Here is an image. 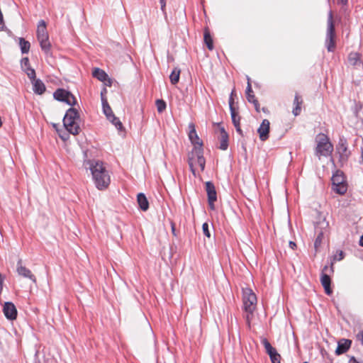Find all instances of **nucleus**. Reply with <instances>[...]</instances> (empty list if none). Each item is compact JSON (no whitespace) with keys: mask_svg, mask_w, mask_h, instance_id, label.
Masks as SVG:
<instances>
[{"mask_svg":"<svg viewBox=\"0 0 363 363\" xmlns=\"http://www.w3.org/2000/svg\"><path fill=\"white\" fill-rule=\"evenodd\" d=\"M332 189L336 194H338L340 195H344L347 191V182H341L339 184L332 185Z\"/></svg>","mask_w":363,"mask_h":363,"instance_id":"25","label":"nucleus"},{"mask_svg":"<svg viewBox=\"0 0 363 363\" xmlns=\"http://www.w3.org/2000/svg\"><path fill=\"white\" fill-rule=\"evenodd\" d=\"M302 103H303V100H302L301 97L298 94H296L295 95L294 101V104L295 107L294 108L293 111H292L293 114L295 116H297L301 113Z\"/></svg>","mask_w":363,"mask_h":363,"instance_id":"24","label":"nucleus"},{"mask_svg":"<svg viewBox=\"0 0 363 363\" xmlns=\"http://www.w3.org/2000/svg\"><path fill=\"white\" fill-rule=\"evenodd\" d=\"M5 317L9 320H14L17 318V309L12 302H5L3 306Z\"/></svg>","mask_w":363,"mask_h":363,"instance_id":"14","label":"nucleus"},{"mask_svg":"<svg viewBox=\"0 0 363 363\" xmlns=\"http://www.w3.org/2000/svg\"><path fill=\"white\" fill-rule=\"evenodd\" d=\"M236 131L240 135H243V133H242V130H241V128H237Z\"/></svg>","mask_w":363,"mask_h":363,"instance_id":"48","label":"nucleus"},{"mask_svg":"<svg viewBox=\"0 0 363 363\" xmlns=\"http://www.w3.org/2000/svg\"><path fill=\"white\" fill-rule=\"evenodd\" d=\"M230 115L233 123H237L240 122V117L238 116V113L235 111V109H232V111H230Z\"/></svg>","mask_w":363,"mask_h":363,"instance_id":"36","label":"nucleus"},{"mask_svg":"<svg viewBox=\"0 0 363 363\" xmlns=\"http://www.w3.org/2000/svg\"><path fill=\"white\" fill-rule=\"evenodd\" d=\"M4 27V18H3V14L1 11H0V30H3Z\"/></svg>","mask_w":363,"mask_h":363,"instance_id":"42","label":"nucleus"},{"mask_svg":"<svg viewBox=\"0 0 363 363\" xmlns=\"http://www.w3.org/2000/svg\"><path fill=\"white\" fill-rule=\"evenodd\" d=\"M335 149L339 155L340 162L342 164L346 162L350 155V151L348 150L347 141L345 137H340Z\"/></svg>","mask_w":363,"mask_h":363,"instance_id":"8","label":"nucleus"},{"mask_svg":"<svg viewBox=\"0 0 363 363\" xmlns=\"http://www.w3.org/2000/svg\"><path fill=\"white\" fill-rule=\"evenodd\" d=\"M101 103L103 112L106 115L107 119L110 118L111 116H113V113L111 106H109L106 98L104 96L103 91L101 93Z\"/></svg>","mask_w":363,"mask_h":363,"instance_id":"21","label":"nucleus"},{"mask_svg":"<svg viewBox=\"0 0 363 363\" xmlns=\"http://www.w3.org/2000/svg\"><path fill=\"white\" fill-rule=\"evenodd\" d=\"M242 301L243 308L247 312L246 318L250 320V316H252L257 305V296L252 289L246 288L243 289Z\"/></svg>","mask_w":363,"mask_h":363,"instance_id":"5","label":"nucleus"},{"mask_svg":"<svg viewBox=\"0 0 363 363\" xmlns=\"http://www.w3.org/2000/svg\"><path fill=\"white\" fill-rule=\"evenodd\" d=\"M206 191L207 193L208 205L211 209H214V202L217 200V194L213 182H206Z\"/></svg>","mask_w":363,"mask_h":363,"instance_id":"11","label":"nucleus"},{"mask_svg":"<svg viewBox=\"0 0 363 363\" xmlns=\"http://www.w3.org/2000/svg\"><path fill=\"white\" fill-rule=\"evenodd\" d=\"M79 119L78 111L74 108H69L63 118V124L66 130L72 135H78L80 127L77 123Z\"/></svg>","mask_w":363,"mask_h":363,"instance_id":"3","label":"nucleus"},{"mask_svg":"<svg viewBox=\"0 0 363 363\" xmlns=\"http://www.w3.org/2000/svg\"><path fill=\"white\" fill-rule=\"evenodd\" d=\"M261 342L263 345V346L264 347V349H265L267 353H269V352L272 353V351L275 349L274 347H273L272 346V345L267 340V338H264V337L262 338Z\"/></svg>","mask_w":363,"mask_h":363,"instance_id":"34","label":"nucleus"},{"mask_svg":"<svg viewBox=\"0 0 363 363\" xmlns=\"http://www.w3.org/2000/svg\"><path fill=\"white\" fill-rule=\"evenodd\" d=\"M171 228H172V234L176 236V233H175V224L174 223H171Z\"/></svg>","mask_w":363,"mask_h":363,"instance_id":"44","label":"nucleus"},{"mask_svg":"<svg viewBox=\"0 0 363 363\" xmlns=\"http://www.w3.org/2000/svg\"><path fill=\"white\" fill-rule=\"evenodd\" d=\"M158 113H162L167 107L166 102L163 99H157L155 101Z\"/></svg>","mask_w":363,"mask_h":363,"instance_id":"33","label":"nucleus"},{"mask_svg":"<svg viewBox=\"0 0 363 363\" xmlns=\"http://www.w3.org/2000/svg\"><path fill=\"white\" fill-rule=\"evenodd\" d=\"M188 128H189V134H188L189 138L191 143H192V145H194V147H203V142L199 138V137L196 131L195 125L193 123H190L189 124Z\"/></svg>","mask_w":363,"mask_h":363,"instance_id":"13","label":"nucleus"},{"mask_svg":"<svg viewBox=\"0 0 363 363\" xmlns=\"http://www.w3.org/2000/svg\"><path fill=\"white\" fill-rule=\"evenodd\" d=\"M21 65L23 70H24V69L30 67L28 57H23L21 61Z\"/></svg>","mask_w":363,"mask_h":363,"instance_id":"38","label":"nucleus"},{"mask_svg":"<svg viewBox=\"0 0 363 363\" xmlns=\"http://www.w3.org/2000/svg\"><path fill=\"white\" fill-rule=\"evenodd\" d=\"M220 132V135L218 136L219 140V148L222 150H226L228 147V134L225 130L224 127L221 126L220 123H217Z\"/></svg>","mask_w":363,"mask_h":363,"instance_id":"15","label":"nucleus"},{"mask_svg":"<svg viewBox=\"0 0 363 363\" xmlns=\"http://www.w3.org/2000/svg\"><path fill=\"white\" fill-rule=\"evenodd\" d=\"M352 345V340L349 339L342 338L337 342V347L335 350V354L337 355H340L346 352L350 348Z\"/></svg>","mask_w":363,"mask_h":363,"instance_id":"19","label":"nucleus"},{"mask_svg":"<svg viewBox=\"0 0 363 363\" xmlns=\"http://www.w3.org/2000/svg\"><path fill=\"white\" fill-rule=\"evenodd\" d=\"M289 247H290L292 250H294V249H295V247H296V243H295L294 242H293V241H290V242H289Z\"/></svg>","mask_w":363,"mask_h":363,"instance_id":"45","label":"nucleus"},{"mask_svg":"<svg viewBox=\"0 0 363 363\" xmlns=\"http://www.w3.org/2000/svg\"><path fill=\"white\" fill-rule=\"evenodd\" d=\"M31 83L33 84V90L35 94L41 95L45 91V85L40 79H35L31 81Z\"/></svg>","mask_w":363,"mask_h":363,"instance_id":"20","label":"nucleus"},{"mask_svg":"<svg viewBox=\"0 0 363 363\" xmlns=\"http://www.w3.org/2000/svg\"><path fill=\"white\" fill-rule=\"evenodd\" d=\"M17 272L18 275L22 276L25 278H28L30 279L33 282H36V279L35 275L31 272V271L21 264V259H19L17 263Z\"/></svg>","mask_w":363,"mask_h":363,"instance_id":"16","label":"nucleus"},{"mask_svg":"<svg viewBox=\"0 0 363 363\" xmlns=\"http://www.w3.org/2000/svg\"><path fill=\"white\" fill-rule=\"evenodd\" d=\"M303 363H308V362H304Z\"/></svg>","mask_w":363,"mask_h":363,"instance_id":"50","label":"nucleus"},{"mask_svg":"<svg viewBox=\"0 0 363 363\" xmlns=\"http://www.w3.org/2000/svg\"><path fill=\"white\" fill-rule=\"evenodd\" d=\"M84 164L86 167L89 166L92 177L99 190H104L108 188L111 182V177L108 171L106 169L104 162L99 160H85Z\"/></svg>","mask_w":363,"mask_h":363,"instance_id":"1","label":"nucleus"},{"mask_svg":"<svg viewBox=\"0 0 363 363\" xmlns=\"http://www.w3.org/2000/svg\"><path fill=\"white\" fill-rule=\"evenodd\" d=\"M235 129L237 130V128H240V122L239 123H233Z\"/></svg>","mask_w":363,"mask_h":363,"instance_id":"47","label":"nucleus"},{"mask_svg":"<svg viewBox=\"0 0 363 363\" xmlns=\"http://www.w3.org/2000/svg\"><path fill=\"white\" fill-rule=\"evenodd\" d=\"M328 226V223L323 220V222L319 223L315 226V231L318 233L317 238L315 240L314 247L315 251L318 250V248L322 244V241L323 239L325 232L322 230V228H326Z\"/></svg>","mask_w":363,"mask_h":363,"instance_id":"12","label":"nucleus"},{"mask_svg":"<svg viewBox=\"0 0 363 363\" xmlns=\"http://www.w3.org/2000/svg\"><path fill=\"white\" fill-rule=\"evenodd\" d=\"M328 271H330L331 273L333 272V263L330 264V267L325 265L321 272L320 274V282L322 286H323L325 294L330 295L332 294L333 291L330 287L331 284V279L330 276L327 274Z\"/></svg>","mask_w":363,"mask_h":363,"instance_id":"10","label":"nucleus"},{"mask_svg":"<svg viewBox=\"0 0 363 363\" xmlns=\"http://www.w3.org/2000/svg\"><path fill=\"white\" fill-rule=\"evenodd\" d=\"M247 86L246 88V97L250 103H252L255 106V109L258 111L259 104L258 101L256 99L255 96L253 94V90L252 89L251 83H250V78L249 77H247Z\"/></svg>","mask_w":363,"mask_h":363,"instance_id":"17","label":"nucleus"},{"mask_svg":"<svg viewBox=\"0 0 363 363\" xmlns=\"http://www.w3.org/2000/svg\"><path fill=\"white\" fill-rule=\"evenodd\" d=\"M108 120L117 128V130H122L123 129L122 123L118 118L115 116V115L111 116Z\"/></svg>","mask_w":363,"mask_h":363,"instance_id":"31","label":"nucleus"},{"mask_svg":"<svg viewBox=\"0 0 363 363\" xmlns=\"http://www.w3.org/2000/svg\"><path fill=\"white\" fill-rule=\"evenodd\" d=\"M37 38L40 43V48L45 53L48 54L50 51V43L47 31L46 23L44 20H40L38 24Z\"/></svg>","mask_w":363,"mask_h":363,"instance_id":"6","label":"nucleus"},{"mask_svg":"<svg viewBox=\"0 0 363 363\" xmlns=\"http://www.w3.org/2000/svg\"><path fill=\"white\" fill-rule=\"evenodd\" d=\"M137 201L142 211H146L149 208V202L143 193H139L138 194Z\"/></svg>","mask_w":363,"mask_h":363,"instance_id":"22","label":"nucleus"},{"mask_svg":"<svg viewBox=\"0 0 363 363\" xmlns=\"http://www.w3.org/2000/svg\"><path fill=\"white\" fill-rule=\"evenodd\" d=\"M359 245L363 247V235L360 237L359 239Z\"/></svg>","mask_w":363,"mask_h":363,"instance_id":"46","label":"nucleus"},{"mask_svg":"<svg viewBox=\"0 0 363 363\" xmlns=\"http://www.w3.org/2000/svg\"><path fill=\"white\" fill-rule=\"evenodd\" d=\"M23 71L26 73L28 77L30 79V81H33L35 79H36V77H35V71L31 67H28V68H26V69H24Z\"/></svg>","mask_w":363,"mask_h":363,"instance_id":"35","label":"nucleus"},{"mask_svg":"<svg viewBox=\"0 0 363 363\" xmlns=\"http://www.w3.org/2000/svg\"><path fill=\"white\" fill-rule=\"evenodd\" d=\"M233 94H234V90L231 92V94L229 98V107H230V111H232V109H235L234 107Z\"/></svg>","mask_w":363,"mask_h":363,"instance_id":"39","label":"nucleus"},{"mask_svg":"<svg viewBox=\"0 0 363 363\" xmlns=\"http://www.w3.org/2000/svg\"><path fill=\"white\" fill-rule=\"evenodd\" d=\"M337 255H335L334 256V258H333L334 260H337V261L342 260L345 257L344 252L342 250L337 251Z\"/></svg>","mask_w":363,"mask_h":363,"instance_id":"40","label":"nucleus"},{"mask_svg":"<svg viewBox=\"0 0 363 363\" xmlns=\"http://www.w3.org/2000/svg\"><path fill=\"white\" fill-rule=\"evenodd\" d=\"M270 123L267 119H264L257 130L259 134V138L262 141H265L269 138Z\"/></svg>","mask_w":363,"mask_h":363,"instance_id":"18","label":"nucleus"},{"mask_svg":"<svg viewBox=\"0 0 363 363\" xmlns=\"http://www.w3.org/2000/svg\"><path fill=\"white\" fill-rule=\"evenodd\" d=\"M188 164L192 174L196 176L195 168L196 165L201 167V170L203 171L205 169L206 160L203 157V148L201 147H193L191 152L188 155Z\"/></svg>","mask_w":363,"mask_h":363,"instance_id":"4","label":"nucleus"},{"mask_svg":"<svg viewBox=\"0 0 363 363\" xmlns=\"http://www.w3.org/2000/svg\"><path fill=\"white\" fill-rule=\"evenodd\" d=\"M93 77L98 79L101 82H105L108 78V74L99 68H95L92 72Z\"/></svg>","mask_w":363,"mask_h":363,"instance_id":"27","label":"nucleus"},{"mask_svg":"<svg viewBox=\"0 0 363 363\" xmlns=\"http://www.w3.org/2000/svg\"><path fill=\"white\" fill-rule=\"evenodd\" d=\"M338 2L341 3L342 4H346L347 3V0H337Z\"/></svg>","mask_w":363,"mask_h":363,"instance_id":"49","label":"nucleus"},{"mask_svg":"<svg viewBox=\"0 0 363 363\" xmlns=\"http://www.w3.org/2000/svg\"><path fill=\"white\" fill-rule=\"evenodd\" d=\"M357 337L361 341V343L363 345V331H361L358 333Z\"/></svg>","mask_w":363,"mask_h":363,"instance_id":"43","label":"nucleus"},{"mask_svg":"<svg viewBox=\"0 0 363 363\" xmlns=\"http://www.w3.org/2000/svg\"><path fill=\"white\" fill-rule=\"evenodd\" d=\"M272 363H280L281 356L277 353L276 349L272 351V353H267Z\"/></svg>","mask_w":363,"mask_h":363,"instance_id":"32","label":"nucleus"},{"mask_svg":"<svg viewBox=\"0 0 363 363\" xmlns=\"http://www.w3.org/2000/svg\"><path fill=\"white\" fill-rule=\"evenodd\" d=\"M346 182L343 175V173L337 171L332 177V185L339 184L341 182Z\"/></svg>","mask_w":363,"mask_h":363,"instance_id":"29","label":"nucleus"},{"mask_svg":"<svg viewBox=\"0 0 363 363\" xmlns=\"http://www.w3.org/2000/svg\"><path fill=\"white\" fill-rule=\"evenodd\" d=\"M202 230H203V235L205 236H206L208 238H211V233H210V230H209V225H208V224L207 223H204L202 225Z\"/></svg>","mask_w":363,"mask_h":363,"instance_id":"37","label":"nucleus"},{"mask_svg":"<svg viewBox=\"0 0 363 363\" xmlns=\"http://www.w3.org/2000/svg\"><path fill=\"white\" fill-rule=\"evenodd\" d=\"M181 70L178 67H174L170 74L169 79L172 84L175 85L179 82Z\"/></svg>","mask_w":363,"mask_h":363,"instance_id":"28","label":"nucleus"},{"mask_svg":"<svg viewBox=\"0 0 363 363\" xmlns=\"http://www.w3.org/2000/svg\"><path fill=\"white\" fill-rule=\"evenodd\" d=\"M348 62L350 65L359 67L362 64L360 55L357 52H351L348 55Z\"/></svg>","mask_w":363,"mask_h":363,"instance_id":"23","label":"nucleus"},{"mask_svg":"<svg viewBox=\"0 0 363 363\" xmlns=\"http://www.w3.org/2000/svg\"><path fill=\"white\" fill-rule=\"evenodd\" d=\"M160 5H161V10H162L163 14L164 15V16L166 17L167 16V13H166V0H160Z\"/></svg>","mask_w":363,"mask_h":363,"instance_id":"41","label":"nucleus"},{"mask_svg":"<svg viewBox=\"0 0 363 363\" xmlns=\"http://www.w3.org/2000/svg\"><path fill=\"white\" fill-rule=\"evenodd\" d=\"M203 40L208 50H212L214 48L213 39L209 30L206 28L203 33Z\"/></svg>","mask_w":363,"mask_h":363,"instance_id":"26","label":"nucleus"},{"mask_svg":"<svg viewBox=\"0 0 363 363\" xmlns=\"http://www.w3.org/2000/svg\"><path fill=\"white\" fill-rule=\"evenodd\" d=\"M335 29L332 11H329L328 18V28L325 39V46L328 52H333L335 48Z\"/></svg>","mask_w":363,"mask_h":363,"instance_id":"7","label":"nucleus"},{"mask_svg":"<svg viewBox=\"0 0 363 363\" xmlns=\"http://www.w3.org/2000/svg\"><path fill=\"white\" fill-rule=\"evenodd\" d=\"M53 97L57 101L65 102L69 106H74L77 103L76 98L74 95L64 89H57L54 92Z\"/></svg>","mask_w":363,"mask_h":363,"instance_id":"9","label":"nucleus"},{"mask_svg":"<svg viewBox=\"0 0 363 363\" xmlns=\"http://www.w3.org/2000/svg\"><path fill=\"white\" fill-rule=\"evenodd\" d=\"M317 143L315 155L320 159L323 157H329L333 152V145L330 141L329 138L324 133H319L315 138Z\"/></svg>","mask_w":363,"mask_h":363,"instance_id":"2","label":"nucleus"},{"mask_svg":"<svg viewBox=\"0 0 363 363\" xmlns=\"http://www.w3.org/2000/svg\"><path fill=\"white\" fill-rule=\"evenodd\" d=\"M19 45L23 54L28 53L30 50V43L23 38H19Z\"/></svg>","mask_w":363,"mask_h":363,"instance_id":"30","label":"nucleus"}]
</instances>
